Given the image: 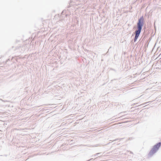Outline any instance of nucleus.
<instances>
[{
	"mask_svg": "<svg viewBox=\"0 0 161 161\" xmlns=\"http://www.w3.org/2000/svg\"><path fill=\"white\" fill-rule=\"evenodd\" d=\"M144 25V18L143 16L141 17L138 19V22L137 23V28L138 30L135 31V36L134 38V41L135 42L139 36L141 31L142 29V27Z\"/></svg>",
	"mask_w": 161,
	"mask_h": 161,
	"instance_id": "obj_1",
	"label": "nucleus"
},
{
	"mask_svg": "<svg viewBox=\"0 0 161 161\" xmlns=\"http://www.w3.org/2000/svg\"><path fill=\"white\" fill-rule=\"evenodd\" d=\"M161 142H159L154 146L152 149L149 153V155L151 156L155 153L161 145Z\"/></svg>",
	"mask_w": 161,
	"mask_h": 161,
	"instance_id": "obj_2",
	"label": "nucleus"
}]
</instances>
